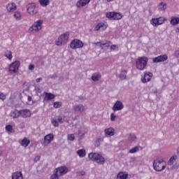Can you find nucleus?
I'll use <instances>...</instances> for the list:
<instances>
[{"instance_id":"nucleus-55","label":"nucleus","mask_w":179,"mask_h":179,"mask_svg":"<svg viewBox=\"0 0 179 179\" xmlns=\"http://www.w3.org/2000/svg\"><path fill=\"white\" fill-rule=\"evenodd\" d=\"M38 160H40V156L38 155L34 158V162H38Z\"/></svg>"},{"instance_id":"nucleus-21","label":"nucleus","mask_w":179,"mask_h":179,"mask_svg":"<svg viewBox=\"0 0 179 179\" xmlns=\"http://www.w3.org/2000/svg\"><path fill=\"white\" fill-rule=\"evenodd\" d=\"M20 145L24 148H27L30 145V140L24 137L22 140L19 141Z\"/></svg>"},{"instance_id":"nucleus-16","label":"nucleus","mask_w":179,"mask_h":179,"mask_svg":"<svg viewBox=\"0 0 179 179\" xmlns=\"http://www.w3.org/2000/svg\"><path fill=\"white\" fill-rule=\"evenodd\" d=\"M56 172L59 176H65L68 173V168L66 166H60L56 169Z\"/></svg>"},{"instance_id":"nucleus-27","label":"nucleus","mask_w":179,"mask_h":179,"mask_svg":"<svg viewBox=\"0 0 179 179\" xmlns=\"http://www.w3.org/2000/svg\"><path fill=\"white\" fill-rule=\"evenodd\" d=\"M177 159H178V157L177 155L172 156L168 162V165L173 166Z\"/></svg>"},{"instance_id":"nucleus-13","label":"nucleus","mask_w":179,"mask_h":179,"mask_svg":"<svg viewBox=\"0 0 179 179\" xmlns=\"http://www.w3.org/2000/svg\"><path fill=\"white\" fill-rule=\"evenodd\" d=\"M124 108V104L120 101H117L113 105L112 110L113 111H121Z\"/></svg>"},{"instance_id":"nucleus-43","label":"nucleus","mask_w":179,"mask_h":179,"mask_svg":"<svg viewBox=\"0 0 179 179\" xmlns=\"http://www.w3.org/2000/svg\"><path fill=\"white\" fill-rule=\"evenodd\" d=\"M6 99V95H5V94L3 92H0V100H2L3 101V100Z\"/></svg>"},{"instance_id":"nucleus-39","label":"nucleus","mask_w":179,"mask_h":179,"mask_svg":"<svg viewBox=\"0 0 179 179\" xmlns=\"http://www.w3.org/2000/svg\"><path fill=\"white\" fill-rule=\"evenodd\" d=\"M136 152H139V148L138 146L131 148L129 153H136Z\"/></svg>"},{"instance_id":"nucleus-7","label":"nucleus","mask_w":179,"mask_h":179,"mask_svg":"<svg viewBox=\"0 0 179 179\" xmlns=\"http://www.w3.org/2000/svg\"><path fill=\"white\" fill-rule=\"evenodd\" d=\"M70 47L72 48V50L82 48L83 47V42L79 39H74L71 42Z\"/></svg>"},{"instance_id":"nucleus-23","label":"nucleus","mask_w":179,"mask_h":179,"mask_svg":"<svg viewBox=\"0 0 179 179\" xmlns=\"http://www.w3.org/2000/svg\"><path fill=\"white\" fill-rule=\"evenodd\" d=\"M91 79L93 82H99L101 79V74L100 73H94Z\"/></svg>"},{"instance_id":"nucleus-46","label":"nucleus","mask_w":179,"mask_h":179,"mask_svg":"<svg viewBox=\"0 0 179 179\" xmlns=\"http://www.w3.org/2000/svg\"><path fill=\"white\" fill-rule=\"evenodd\" d=\"M77 175L79 177H80V176H85L86 175V172H85L84 171H78L77 172Z\"/></svg>"},{"instance_id":"nucleus-24","label":"nucleus","mask_w":179,"mask_h":179,"mask_svg":"<svg viewBox=\"0 0 179 179\" xmlns=\"http://www.w3.org/2000/svg\"><path fill=\"white\" fill-rule=\"evenodd\" d=\"M105 135L106 136H113L114 135V129L113 127H110L105 129Z\"/></svg>"},{"instance_id":"nucleus-36","label":"nucleus","mask_w":179,"mask_h":179,"mask_svg":"<svg viewBox=\"0 0 179 179\" xmlns=\"http://www.w3.org/2000/svg\"><path fill=\"white\" fill-rule=\"evenodd\" d=\"M101 142H103V138L99 137V138H98L95 141L94 145H95L96 148H99V146H100Z\"/></svg>"},{"instance_id":"nucleus-32","label":"nucleus","mask_w":179,"mask_h":179,"mask_svg":"<svg viewBox=\"0 0 179 179\" xmlns=\"http://www.w3.org/2000/svg\"><path fill=\"white\" fill-rule=\"evenodd\" d=\"M45 97L47 100H52L55 97V95L52 93L45 92Z\"/></svg>"},{"instance_id":"nucleus-54","label":"nucleus","mask_w":179,"mask_h":179,"mask_svg":"<svg viewBox=\"0 0 179 179\" xmlns=\"http://www.w3.org/2000/svg\"><path fill=\"white\" fill-rule=\"evenodd\" d=\"M41 80H43V78H37V79L36 80V83H40V82H41Z\"/></svg>"},{"instance_id":"nucleus-53","label":"nucleus","mask_w":179,"mask_h":179,"mask_svg":"<svg viewBox=\"0 0 179 179\" xmlns=\"http://www.w3.org/2000/svg\"><path fill=\"white\" fill-rule=\"evenodd\" d=\"M50 78H51V79H57V74H54V75L50 76Z\"/></svg>"},{"instance_id":"nucleus-2","label":"nucleus","mask_w":179,"mask_h":179,"mask_svg":"<svg viewBox=\"0 0 179 179\" xmlns=\"http://www.w3.org/2000/svg\"><path fill=\"white\" fill-rule=\"evenodd\" d=\"M148 61H149V59L146 57H139L136 62V67L139 71H143L148 65Z\"/></svg>"},{"instance_id":"nucleus-51","label":"nucleus","mask_w":179,"mask_h":179,"mask_svg":"<svg viewBox=\"0 0 179 179\" xmlns=\"http://www.w3.org/2000/svg\"><path fill=\"white\" fill-rule=\"evenodd\" d=\"M35 90H36V92L37 93H41V89H40V87H36L35 88Z\"/></svg>"},{"instance_id":"nucleus-28","label":"nucleus","mask_w":179,"mask_h":179,"mask_svg":"<svg viewBox=\"0 0 179 179\" xmlns=\"http://www.w3.org/2000/svg\"><path fill=\"white\" fill-rule=\"evenodd\" d=\"M41 6L45 8V6H48L50 5V0H39L38 1Z\"/></svg>"},{"instance_id":"nucleus-30","label":"nucleus","mask_w":179,"mask_h":179,"mask_svg":"<svg viewBox=\"0 0 179 179\" xmlns=\"http://www.w3.org/2000/svg\"><path fill=\"white\" fill-rule=\"evenodd\" d=\"M77 155H78L79 157H85L86 156V150L81 149L77 151Z\"/></svg>"},{"instance_id":"nucleus-31","label":"nucleus","mask_w":179,"mask_h":179,"mask_svg":"<svg viewBox=\"0 0 179 179\" xmlns=\"http://www.w3.org/2000/svg\"><path fill=\"white\" fill-rule=\"evenodd\" d=\"M117 179H127L128 178V175L124 174V172H120L117 176Z\"/></svg>"},{"instance_id":"nucleus-3","label":"nucleus","mask_w":179,"mask_h":179,"mask_svg":"<svg viewBox=\"0 0 179 179\" xmlns=\"http://www.w3.org/2000/svg\"><path fill=\"white\" fill-rule=\"evenodd\" d=\"M153 168L155 171H163L166 169V162L164 160H155Z\"/></svg>"},{"instance_id":"nucleus-44","label":"nucleus","mask_w":179,"mask_h":179,"mask_svg":"<svg viewBox=\"0 0 179 179\" xmlns=\"http://www.w3.org/2000/svg\"><path fill=\"white\" fill-rule=\"evenodd\" d=\"M110 50H112V51H118V45H112L110 46Z\"/></svg>"},{"instance_id":"nucleus-4","label":"nucleus","mask_w":179,"mask_h":179,"mask_svg":"<svg viewBox=\"0 0 179 179\" xmlns=\"http://www.w3.org/2000/svg\"><path fill=\"white\" fill-rule=\"evenodd\" d=\"M106 16L110 20H121L122 19V14L117 12H107Z\"/></svg>"},{"instance_id":"nucleus-42","label":"nucleus","mask_w":179,"mask_h":179,"mask_svg":"<svg viewBox=\"0 0 179 179\" xmlns=\"http://www.w3.org/2000/svg\"><path fill=\"white\" fill-rule=\"evenodd\" d=\"M50 179H59V175L55 172V174L51 175Z\"/></svg>"},{"instance_id":"nucleus-45","label":"nucleus","mask_w":179,"mask_h":179,"mask_svg":"<svg viewBox=\"0 0 179 179\" xmlns=\"http://www.w3.org/2000/svg\"><path fill=\"white\" fill-rule=\"evenodd\" d=\"M52 124L54 127H58V121L55 119L52 120Z\"/></svg>"},{"instance_id":"nucleus-22","label":"nucleus","mask_w":179,"mask_h":179,"mask_svg":"<svg viewBox=\"0 0 179 179\" xmlns=\"http://www.w3.org/2000/svg\"><path fill=\"white\" fill-rule=\"evenodd\" d=\"M12 179H23L22 171H15L12 174Z\"/></svg>"},{"instance_id":"nucleus-48","label":"nucleus","mask_w":179,"mask_h":179,"mask_svg":"<svg viewBox=\"0 0 179 179\" xmlns=\"http://www.w3.org/2000/svg\"><path fill=\"white\" fill-rule=\"evenodd\" d=\"M69 141H75V135H73V134H70V135L69 136Z\"/></svg>"},{"instance_id":"nucleus-15","label":"nucleus","mask_w":179,"mask_h":179,"mask_svg":"<svg viewBox=\"0 0 179 179\" xmlns=\"http://www.w3.org/2000/svg\"><path fill=\"white\" fill-rule=\"evenodd\" d=\"M152 76H153V73L150 72L145 73L144 74V76L141 78V82H143V83H147V82H150Z\"/></svg>"},{"instance_id":"nucleus-20","label":"nucleus","mask_w":179,"mask_h":179,"mask_svg":"<svg viewBox=\"0 0 179 179\" xmlns=\"http://www.w3.org/2000/svg\"><path fill=\"white\" fill-rule=\"evenodd\" d=\"M91 0H79L76 3L77 8H82L83 6H86L89 2H90Z\"/></svg>"},{"instance_id":"nucleus-1","label":"nucleus","mask_w":179,"mask_h":179,"mask_svg":"<svg viewBox=\"0 0 179 179\" xmlns=\"http://www.w3.org/2000/svg\"><path fill=\"white\" fill-rule=\"evenodd\" d=\"M88 157L92 162H95L98 164H104L106 163V159L100 153L91 152L89 154Z\"/></svg>"},{"instance_id":"nucleus-19","label":"nucleus","mask_w":179,"mask_h":179,"mask_svg":"<svg viewBox=\"0 0 179 179\" xmlns=\"http://www.w3.org/2000/svg\"><path fill=\"white\" fill-rule=\"evenodd\" d=\"M92 44H99V48H101V50H104V47H103V45L108 47L109 45H111V41H106V42H96L93 43Z\"/></svg>"},{"instance_id":"nucleus-10","label":"nucleus","mask_w":179,"mask_h":179,"mask_svg":"<svg viewBox=\"0 0 179 179\" xmlns=\"http://www.w3.org/2000/svg\"><path fill=\"white\" fill-rule=\"evenodd\" d=\"M41 24H43V20H39L36 21L30 28V31H38V30H41Z\"/></svg>"},{"instance_id":"nucleus-17","label":"nucleus","mask_w":179,"mask_h":179,"mask_svg":"<svg viewBox=\"0 0 179 179\" xmlns=\"http://www.w3.org/2000/svg\"><path fill=\"white\" fill-rule=\"evenodd\" d=\"M7 12H15L17 9L16 3L11 2L7 4L6 6Z\"/></svg>"},{"instance_id":"nucleus-52","label":"nucleus","mask_w":179,"mask_h":179,"mask_svg":"<svg viewBox=\"0 0 179 179\" xmlns=\"http://www.w3.org/2000/svg\"><path fill=\"white\" fill-rule=\"evenodd\" d=\"M175 56L176 58H179V50L175 52Z\"/></svg>"},{"instance_id":"nucleus-40","label":"nucleus","mask_w":179,"mask_h":179,"mask_svg":"<svg viewBox=\"0 0 179 179\" xmlns=\"http://www.w3.org/2000/svg\"><path fill=\"white\" fill-rule=\"evenodd\" d=\"M103 26H104V23H99V24H98L95 27V30H96V31H99V30L100 29H101V27H103Z\"/></svg>"},{"instance_id":"nucleus-14","label":"nucleus","mask_w":179,"mask_h":179,"mask_svg":"<svg viewBox=\"0 0 179 179\" xmlns=\"http://www.w3.org/2000/svg\"><path fill=\"white\" fill-rule=\"evenodd\" d=\"M73 108L76 113H80V114L86 110L83 104L75 105Z\"/></svg>"},{"instance_id":"nucleus-41","label":"nucleus","mask_w":179,"mask_h":179,"mask_svg":"<svg viewBox=\"0 0 179 179\" xmlns=\"http://www.w3.org/2000/svg\"><path fill=\"white\" fill-rule=\"evenodd\" d=\"M61 106H62V103H61V102H55L53 104V107L55 108H59V107H61Z\"/></svg>"},{"instance_id":"nucleus-18","label":"nucleus","mask_w":179,"mask_h":179,"mask_svg":"<svg viewBox=\"0 0 179 179\" xmlns=\"http://www.w3.org/2000/svg\"><path fill=\"white\" fill-rule=\"evenodd\" d=\"M20 115H21L22 118H27V117L31 115V113H30V110L29 109H22L20 110Z\"/></svg>"},{"instance_id":"nucleus-57","label":"nucleus","mask_w":179,"mask_h":179,"mask_svg":"<svg viewBox=\"0 0 179 179\" xmlns=\"http://www.w3.org/2000/svg\"><path fill=\"white\" fill-rule=\"evenodd\" d=\"M93 45H96L97 47H100V44H93Z\"/></svg>"},{"instance_id":"nucleus-5","label":"nucleus","mask_w":179,"mask_h":179,"mask_svg":"<svg viewBox=\"0 0 179 179\" xmlns=\"http://www.w3.org/2000/svg\"><path fill=\"white\" fill-rule=\"evenodd\" d=\"M68 38H69V32H66L62 34L56 41V45H62V44H65V43L68 41Z\"/></svg>"},{"instance_id":"nucleus-49","label":"nucleus","mask_w":179,"mask_h":179,"mask_svg":"<svg viewBox=\"0 0 179 179\" xmlns=\"http://www.w3.org/2000/svg\"><path fill=\"white\" fill-rule=\"evenodd\" d=\"M117 116H115V115H114V113H111V115H110V120H112V121H115V117H116Z\"/></svg>"},{"instance_id":"nucleus-35","label":"nucleus","mask_w":179,"mask_h":179,"mask_svg":"<svg viewBox=\"0 0 179 179\" xmlns=\"http://www.w3.org/2000/svg\"><path fill=\"white\" fill-rule=\"evenodd\" d=\"M4 56L6 57V58H8V59H12V58H13V56L12 55V52L7 50L5 53H4Z\"/></svg>"},{"instance_id":"nucleus-50","label":"nucleus","mask_w":179,"mask_h":179,"mask_svg":"<svg viewBox=\"0 0 179 179\" xmlns=\"http://www.w3.org/2000/svg\"><path fill=\"white\" fill-rule=\"evenodd\" d=\"M29 71H34V64H30L29 66Z\"/></svg>"},{"instance_id":"nucleus-11","label":"nucleus","mask_w":179,"mask_h":179,"mask_svg":"<svg viewBox=\"0 0 179 179\" xmlns=\"http://www.w3.org/2000/svg\"><path fill=\"white\" fill-rule=\"evenodd\" d=\"M169 57H167V55H162L157 57H154L152 59V62H154L155 64H157L159 62H164V61H167Z\"/></svg>"},{"instance_id":"nucleus-33","label":"nucleus","mask_w":179,"mask_h":179,"mask_svg":"<svg viewBox=\"0 0 179 179\" xmlns=\"http://www.w3.org/2000/svg\"><path fill=\"white\" fill-rule=\"evenodd\" d=\"M179 23V17H172L171 20V24L172 26H176V24H178Z\"/></svg>"},{"instance_id":"nucleus-56","label":"nucleus","mask_w":179,"mask_h":179,"mask_svg":"<svg viewBox=\"0 0 179 179\" xmlns=\"http://www.w3.org/2000/svg\"><path fill=\"white\" fill-rule=\"evenodd\" d=\"M31 96H28V101H31Z\"/></svg>"},{"instance_id":"nucleus-12","label":"nucleus","mask_w":179,"mask_h":179,"mask_svg":"<svg viewBox=\"0 0 179 179\" xmlns=\"http://www.w3.org/2000/svg\"><path fill=\"white\" fill-rule=\"evenodd\" d=\"M53 140H54V134H49L44 137L43 145L44 146H47V145H50V143H51V142H52Z\"/></svg>"},{"instance_id":"nucleus-6","label":"nucleus","mask_w":179,"mask_h":179,"mask_svg":"<svg viewBox=\"0 0 179 179\" xmlns=\"http://www.w3.org/2000/svg\"><path fill=\"white\" fill-rule=\"evenodd\" d=\"M20 66V62L15 61L10 64L8 72L10 73H17L19 71V67Z\"/></svg>"},{"instance_id":"nucleus-26","label":"nucleus","mask_w":179,"mask_h":179,"mask_svg":"<svg viewBox=\"0 0 179 179\" xmlns=\"http://www.w3.org/2000/svg\"><path fill=\"white\" fill-rule=\"evenodd\" d=\"M167 9V4L164 2H161L158 6V10L163 12Z\"/></svg>"},{"instance_id":"nucleus-8","label":"nucleus","mask_w":179,"mask_h":179,"mask_svg":"<svg viewBox=\"0 0 179 179\" xmlns=\"http://www.w3.org/2000/svg\"><path fill=\"white\" fill-rule=\"evenodd\" d=\"M166 20V18L164 17H159L157 18H152L150 21L151 24L154 26V27H157V26H160V24H163L164 23V21Z\"/></svg>"},{"instance_id":"nucleus-37","label":"nucleus","mask_w":179,"mask_h":179,"mask_svg":"<svg viewBox=\"0 0 179 179\" xmlns=\"http://www.w3.org/2000/svg\"><path fill=\"white\" fill-rule=\"evenodd\" d=\"M128 140L130 142H135V141H136V136H135V134H130L128 137Z\"/></svg>"},{"instance_id":"nucleus-25","label":"nucleus","mask_w":179,"mask_h":179,"mask_svg":"<svg viewBox=\"0 0 179 179\" xmlns=\"http://www.w3.org/2000/svg\"><path fill=\"white\" fill-rule=\"evenodd\" d=\"M10 117H13V118H19V117H20V110H12L10 113Z\"/></svg>"},{"instance_id":"nucleus-38","label":"nucleus","mask_w":179,"mask_h":179,"mask_svg":"<svg viewBox=\"0 0 179 179\" xmlns=\"http://www.w3.org/2000/svg\"><path fill=\"white\" fill-rule=\"evenodd\" d=\"M14 17L17 20H20L22 19V15L20 14V12L19 11H16L14 13Z\"/></svg>"},{"instance_id":"nucleus-34","label":"nucleus","mask_w":179,"mask_h":179,"mask_svg":"<svg viewBox=\"0 0 179 179\" xmlns=\"http://www.w3.org/2000/svg\"><path fill=\"white\" fill-rule=\"evenodd\" d=\"M6 131L7 132H10V134H13V132H15V130H13V127L10 124L6 126Z\"/></svg>"},{"instance_id":"nucleus-47","label":"nucleus","mask_w":179,"mask_h":179,"mask_svg":"<svg viewBox=\"0 0 179 179\" xmlns=\"http://www.w3.org/2000/svg\"><path fill=\"white\" fill-rule=\"evenodd\" d=\"M57 122L62 124L64 122V118H62L61 116H58Z\"/></svg>"},{"instance_id":"nucleus-58","label":"nucleus","mask_w":179,"mask_h":179,"mask_svg":"<svg viewBox=\"0 0 179 179\" xmlns=\"http://www.w3.org/2000/svg\"><path fill=\"white\" fill-rule=\"evenodd\" d=\"M106 1H107V2H111V1H113L114 0H106Z\"/></svg>"},{"instance_id":"nucleus-9","label":"nucleus","mask_w":179,"mask_h":179,"mask_svg":"<svg viewBox=\"0 0 179 179\" xmlns=\"http://www.w3.org/2000/svg\"><path fill=\"white\" fill-rule=\"evenodd\" d=\"M27 10L29 15H36L38 10H37V6H36V3H31L28 4Z\"/></svg>"},{"instance_id":"nucleus-29","label":"nucleus","mask_w":179,"mask_h":179,"mask_svg":"<svg viewBox=\"0 0 179 179\" xmlns=\"http://www.w3.org/2000/svg\"><path fill=\"white\" fill-rule=\"evenodd\" d=\"M127 70L122 71L119 76V78L121 79V80H125V79H127Z\"/></svg>"}]
</instances>
